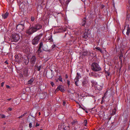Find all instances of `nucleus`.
I'll list each match as a JSON object with an SVG mask.
<instances>
[{
	"instance_id": "43",
	"label": "nucleus",
	"mask_w": 130,
	"mask_h": 130,
	"mask_svg": "<svg viewBox=\"0 0 130 130\" xmlns=\"http://www.w3.org/2000/svg\"><path fill=\"white\" fill-rule=\"evenodd\" d=\"M68 77L67 74H66L65 75V78H67Z\"/></svg>"
},
{
	"instance_id": "38",
	"label": "nucleus",
	"mask_w": 130,
	"mask_h": 130,
	"mask_svg": "<svg viewBox=\"0 0 130 130\" xmlns=\"http://www.w3.org/2000/svg\"><path fill=\"white\" fill-rule=\"evenodd\" d=\"M66 104V102L63 101V102L62 104L63 106H64Z\"/></svg>"
},
{
	"instance_id": "6",
	"label": "nucleus",
	"mask_w": 130,
	"mask_h": 130,
	"mask_svg": "<svg viewBox=\"0 0 130 130\" xmlns=\"http://www.w3.org/2000/svg\"><path fill=\"white\" fill-rule=\"evenodd\" d=\"M24 28V27L23 26V24H19L16 27V29L17 30H18L19 31L22 30Z\"/></svg>"
},
{
	"instance_id": "42",
	"label": "nucleus",
	"mask_w": 130,
	"mask_h": 130,
	"mask_svg": "<svg viewBox=\"0 0 130 130\" xmlns=\"http://www.w3.org/2000/svg\"><path fill=\"white\" fill-rule=\"evenodd\" d=\"M71 0H67L66 2L67 3H68Z\"/></svg>"
},
{
	"instance_id": "5",
	"label": "nucleus",
	"mask_w": 130,
	"mask_h": 130,
	"mask_svg": "<svg viewBox=\"0 0 130 130\" xmlns=\"http://www.w3.org/2000/svg\"><path fill=\"white\" fill-rule=\"evenodd\" d=\"M15 60L16 61L19 62L21 61L22 60V57L21 55L20 54H18L17 55L15 56Z\"/></svg>"
},
{
	"instance_id": "1",
	"label": "nucleus",
	"mask_w": 130,
	"mask_h": 130,
	"mask_svg": "<svg viewBox=\"0 0 130 130\" xmlns=\"http://www.w3.org/2000/svg\"><path fill=\"white\" fill-rule=\"evenodd\" d=\"M42 27L41 25L38 23L35 24L34 26H30L26 31V33L29 35L41 29Z\"/></svg>"
},
{
	"instance_id": "10",
	"label": "nucleus",
	"mask_w": 130,
	"mask_h": 130,
	"mask_svg": "<svg viewBox=\"0 0 130 130\" xmlns=\"http://www.w3.org/2000/svg\"><path fill=\"white\" fill-rule=\"evenodd\" d=\"M86 22V19L85 17L82 20L81 25L82 26H84Z\"/></svg>"
},
{
	"instance_id": "40",
	"label": "nucleus",
	"mask_w": 130,
	"mask_h": 130,
	"mask_svg": "<svg viewBox=\"0 0 130 130\" xmlns=\"http://www.w3.org/2000/svg\"><path fill=\"white\" fill-rule=\"evenodd\" d=\"M39 124H38L37 123L36 124V127H37V126H39Z\"/></svg>"
},
{
	"instance_id": "15",
	"label": "nucleus",
	"mask_w": 130,
	"mask_h": 130,
	"mask_svg": "<svg viewBox=\"0 0 130 130\" xmlns=\"http://www.w3.org/2000/svg\"><path fill=\"white\" fill-rule=\"evenodd\" d=\"M79 76H79V73H77L76 76L74 79L75 80H79Z\"/></svg>"
},
{
	"instance_id": "19",
	"label": "nucleus",
	"mask_w": 130,
	"mask_h": 130,
	"mask_svg": "<svg viewBox=\"0 0 130 130\" xmlns=\"http://www.w3.org/2000/svg\"><path fill=\"white\" fill-rule=\"evenodd\" d=\"M35 67H37V70L39 71L40 70V68L41 67V65H40L39 66H36Z\"/></svg>"
},
{
	"instance_id": "50",
	"label": "nucleus",
	"mask_w": 130,
	"mask_h": 130,
	"mask_svg": "<svg viewBox=\"0 0 130 130\" xmlns=\"http://www.w3.org/2000/svg\"><path fill=\"white\" fill-rule=\"evenodd\" d=\"M40 130H43V129H40Z\"/></svg>"
},
{
	"instance_id": "36",
	"label": "nucleus",
	"mask_w": 130,
	"mask_h": 130,
	"mask_svg": "<svg viewBox=\"0 0 130 130\" xmlns=\"http://www.w3.org/2000/svg\"><path fill=\"white\" fill-rule=\"evenodd\" d=\"M8 110L10 111H11L12 110V108L10 107L8 108Z\"/></svg>"
},
{
	"instance_id": "23",
	"label": "nucleus",
	"mask_w": 130,
	"mask_h": 130,
	"mask_svg": "<svg viewBox=\"0 0 130 130\" xmlns=\"http://www.w3.org/2000/svg\"><path fill=\"white\" fill-rule=\"evenodd\" d=\"M59 78H58V79L60 82H62V78L61 77V76H59Z\"/></svg>"
},
{
	"instance_id": "25",
	"label": "nucleus",
	"mask_w": 130,
	"mask_h": 130,
	"mask_svg": "<svg viewBox=\"0 0 130 130\" xmlns=\"http://www.w3.org/2000/svg\"><path fill=\"white\" fill-rule=\"evenodd\" d=\"M64 129H65L66 130H69L70 129V127L69 126H68L67 127H65L64 128Z\"/></svg>"
},
{
	"instance_id": "11",
	"label": "nucleus",
	"mask_w": 130,
	"mask_h": 130,
	"mask_svg": "<svg viewBox=\"0 0 130 130\" xmlns=\"http://www.w3.org/2000/svg\"><path fill=\"white\" fill-rule=\"evenodd\" d=\"M88 82L87 80L86 79H85L82 82L83 86H86V84L88 83Z\"/></svg>"
},
{
	"instance_id": "16",
	"label": "nucleus",
	"mask_w": 130,
	"mask_h": 130,
	"mask_svg": "<svg viewBox=\"0 0 130 130\" xmlns=\"http://www.w3.org/2000/svg\"><path fill=\"white\" fill-rule=\"evenodd\" d=\"M130 32V28L129 27H127V31L126 32V35L128 36L129 33Z\"/></svg>"
},
{
	"instance_id": "13",
	"label": "nucleus",
	"mask_w": 130,
	"mask_h": 130,
	"mask_svg": "<svg viewBox=\"0 0 130 130\" xmlns=\"http://www.w3.org/2000/svg\"><path fill=\"white\" fill-rule=\"evenodd\" d=\"M9 14L7 12H6L4 15H2L3 17L4 18V19H6L7 18V17L8 16V15Z\"/></svg>"
},
{
	"instance_id": "22",
	"label": "nucleus",
	"mask_w": 130,
	"mask_h": 130,
	"mask_svg": "<svg viewBox=\"0 0 130 130\" xmlns=\"http://www.w3.org/2000/svg\"><path fill=\"white\" fill-rule=\"evenodd\" d=\"M110 75V73L109 72H106V75L107 77V76H109Z\"/></svg>"
},
{
	"instance_id": "17",
	"label": "nucleus",
	"mask_w": 130,
	"mask_h": 130,
	"mask_svg": "<svg viewBox=\"0 0 130 130\" xmlns=\"http://www.w3.org/2000/svg\"><path fill=\"white\" fill-rule=\"evenodd\" d=\"M94 48L97 50L100 51L101 52H102L101 49L100 47H95Z\"/></svg>"
},
{
	"instance_id": "41",
	"label": "nucleus",
	"mask_w": 130,
	"mask_h": 130,
	"mask_svg": "<svg viewBox=\"0 0 130 130\" xmlns=\"http://www.w3.org/2000/svg\"><path fill=\"white\" fill-rule=\"evenodd\" d=\"M6 88H7L10 89V87L9 85H6Z\"/></svg>"
},
{
	"instance_id": "45",
	"label": "nucleus",
	"mask_w": 130,
	"mask_h": 130,
	"mask_svg": "<svg viewBox=\"0 0 130 130\" xmlns=\"http://www.w3.org/2000/svg\"><path fill=\"white\" fill-rule=\"evenodd\" d=\"M56 80V82H58V79H55Z\"/></svg>"
},
{
	"instance_id": "51",
	"label": "nucleus",
	"mask_w": 130,
	"mask_h": 130,
	"mask_svg": "<svg viewBox=\"0 0 130 130\" xmlns=\"http://www.w3.org/2000/svg\"><path fill=\"white\" fill-rule=\"evenodd\" d=\"M54 46H55V45Z\"/></svg>"
},
{
	"instance_id": "2",
	"label": "nucleus",
	"mask_w": 130,
	"mask_h": 130,
	"mask_svg": "<svg viewBox=\"0 0 130 130\" xmlns=\"http://www.w3.org/2000/svg\"><path fill=\"white\" fill-rule=\"evenodd\" d=\"M43 35V34L41 33L39 35L35 36L32 40V44L33 45L37 44Z\"/></svg>"
},
{
	"instance_id": "9",
	"label": "nucleus",
	"mask_w": 130,
	"mask_h": 130,
	"mask_svg": "<svg viewBox=\"0 0 130 130\" xmlns=\"http://www.w3.org/2000/svg\"><path fill=\"white\" fill-rule=\"evenodd\" d=\"M23 75L24 76L27 77L28 76V71L26 69H24L23 70Z\"/></svg>"
},
{
	"instance_id": "32",
	"label": "nucleus",
	"mask_w": 130,
	"mask_h": 130,
	"mask_svg": "<svg viewBox=\"0 0 130 130\" xmlns=\"http://www.w3.org/2000/svg\"><path fill=\"white\" fill-rule=\"evenodd\" d=\"M0 117L2 118H4L5 117V116L3 115H0Z\"/></svg>"
},
{
	"instance_id": "44",
	"label": "nucleus",
	"mask_w": 130,
	"mask_h": 130,
	"mask_svg": "<svg viewBox=\"0 0 130 130\" xmlns=\"http://www.w3.org/2000/svg\"><path fill=\"white\" fill-rule=\"evenodd\" d=\"M5 63H6V64H8V62H7V61H6L5 62Z\"/></svg>"
},
{
	"instance_id": "28",
	"label": "nucleus",
	"mask_w": 130,
	"mask_h": 130,
	"mask_svg": "<svg viewBox=\"0 0 130 130\" xmlns=\"http://www.w3.org/2000/svg\"><path fill=\"white\" fill-rule=\"evenodd\" d=\"M35 20V18L34 17H31V21L33 22Z\"/></svg>"
},
{
	"instance_id": "35",
	"label": "nucleus",
	"mask_w": 130,
	"mask_h": 130,
	"mask_svg": "<svg viewBox=\"0 0 130 130\" xmlns=\"http://www.w3.org/2000/svg\"><path fill=\"white\" fill-rule=\"evenodd\" d=\"M0 29H1V30H3V29H4V27L2 25H0Z\"/></svg>"
},
{
	"instance_id": "39",
	"label": "nucleus",
	"mask_w": 130,
	"mask_h": 130,
	"mask_svg": "<svg viewBox=\"0 0 130 130\" xmlns=\"http://www.w3.org/2000/svg\"><path fill=\"white\" fill-rule=\"evenodd\" d=\"M4 82H3L2 83H1V86L2 87H3L4 86Z\"/></svg>"
},
{
	"instance_id": "34",
	"label": "nucleus",
	"mask_w": 130,
	"mask_h": 130,
	"mask_svg": "<svg viewBox=\"0 0 130 130\" xmlns=\"http://www.w3.org/2000/svg\"><path fill=\"white\" fill-rule=\"evenodd\" d=\"M29 127L30 128H31L32 127V124L31 123H29Z\"/></svg>"
},
{
	"instance_id": "7",
	"label": "nucleus",
	"mask_w": 130,
	"mask_h": 130,
	"mask_svg": "<svg viewBox=\"0 0 130 130\" xmlns=\"http://www.w3.org/2000/svg\"><path fill=\"white\" fill-rule=\"evenodd\" d=\"M36 60V58L35 56H32L30 62L33 65H34Z\"/></svg>"
},
{
	"instance_id": "31",
	"label": "nucleus",
	"mask_w": 130,
	"mask_h": 130,
	"mask_svg": "<svg viewBox=\"0 0 130 130\" xmlns=\"http://www.w3.org/2000/svg\"><path fill=\"white\" fill-rule=\"evenodd\" d=\"M50 84H51V85H52V87H53L54 86V84L53 82H50Z\"/></svg>"
},
{
	"instance_id": "21",
	"label": "nucleus",
	"mask_w": 130,
	"mask_h": 130,
	"mask_svg": "<svg viewBox=\"0 0 130 130\" xmlns=\"http://www.w3.org/2000/svg\"><path fill=\"white\" fill-rule=\"evenodd\" d=\"M25 23V21H21L20 22V23L19 24H23V26L24 27V24Z\"/></svg>"
},
{
	"instance_id": "27",
	"label": "nucleus",
	"mask_w": 130,
	"mask_h": 130,
	"mask_svg": "<svg viewBox=\"0 0 130 130\" xmlns=\"http://www.w3.org/2000/svg\"><path fill=\"white\" fill-rule=\"evenodd\" d=\"M26 113H24L23 115H21L19 117H18V118H22V117H23V116H24L26 114Z\"/></svg>"
},
{
	"instance_id": "14",
	"label": "nucleus",
	"mask_w": 130,
	"mask_h": 130,
	"mask_svg": "<svg viewBox=\"0 0 130 130\" xmlns=\"http://www.w3.org/2000/svg\"><path fill=\"white\" fill-rule=\"evenodd\" d=\"M34 79L33 78H31L28 82V84H31L33 82Z\"/></svg>"
},
{
	"instance_id": "12",
	"label": "nucleus",
	"mask_w": 130,
	"mask_h": 130,
	"mask_svg": "<svg viewBox=\"0 0 130 130\" xmlns=\"http://www.w3.org/2000/svg\"><path fill=\"white\" fill-rule=\"evenodd\" d=\"M88 34L87 32H85L83 35V37L87 39V38L88 37Z\"/></svg>"
},
{
	"instance_id": "33",
	"label": "nucleus",
	"mask_w": 130,
	"mask_h": 130,
	"mask_svg": "<svg viewBox=\"0 0 130 130\" xmlns=\"http://www.w3.org/2000/svg\"><path fill=\"white\" fill-rule=\"evenodd\" d=\"M76 122V121H73V122H71V124L72 125H74Z\"/></svg>"
},
{
	"instance_id": "49",
	"label": "nucleus",
	"mask_w": 130,
	"mask_h": 130,
	"mask_svg": "<svg viewBox=\"0 0 130 130\" xmlns=\"http://www.w3.org/2000/svg\"><path fill=\"white\" fill-rule=\"evenodd\" d=\"M40 115V112H39V115Z\"/></svg>"
},
{
	"instance_id": "37",
	"label": "nucleus",
	"mask_w": 130,
	"mask_h": 130,
	"mask_svg": "<svg viewBox=\"0 0 130 130\" xmlns=\"http://www.w3.org/2000/svg\"><path fill=\"white\" fill-rule=\"evenodd\" d=\"M12 99V98H10V99H6V101H8Z\"/></svg>"
},
{
	"instance_id": "24",
	"label": "nucleus",
	"mask_w": 130,
	"mask_h": 130,
	"mask_svg": "<svg viewBox=\"0 0 130 130\" xmlns=\"http://www.w3.org/2000/svg\"><path fill=\"white\" fill-rule=\"evenodd\" d=\"M43 45V44L42 42H41L39 44V47L40 48H41V47Z\"/></svg>"
},
{
	"instance_id": "46",
	"label": "nucleus",
	"mask_w": 130,
	"mask_h": 130,
	"mask_svg": "<svg viewBox=\"0 0 130 130\" xmlns=\"http://www.w3.org/2000/svg\"><path fill=\"white\" fill-rule=\"evenodd\" d=\"M105 94H104V96H103V97H102V98L103 99L104 98H105Z\"/></svg>"
},
{
	"instance_id": "29",
	"label": "nucleus",
	"mask_w": 130,
	"mask_h": 130,
	"mask_svg": "<svg viewBox=\"0 0 130 130\" xmlns=\"http://www.w3.org/2000/svg\"><path fill=\"white\" fill-rule=\"evenodd\" d=\"M79 80H75L74 79V81L75 82V84L76 85V86H78V85H77V82H78Z\"/></svg>"
},
{
	"instance_id": "26",
	"label": "nucleus",
	"mask_w": 130,
	"mask_h": 130,
	"mask_svg": "<svg viewBox=\"0 0 130 130\" xmlns=\"http://www.w3.org/2000/svg\"><path fill=\"white\" fill-rule=\"evenodd\" d=\"M70 82L69 80H67V83L68 84V87H69V86L70 85Z\"/></svg>"
},
{
	"instance_id": "30",
	"label": "nucleus",
	"mask_w": 130,
	"mask_h": 130,
	"mask_svg": "<svg viewBox=\"0 0 130 130\" xmlns=\"http://www.w3.org/2000/svg\"><path fill=\"white\" fill-rule=\"evenodd\" d=\"M84 123H85V126H86L87 123V121L86 120H85L84 121Z\"/></svg>"
},
{
	"instance_id": "48",
	"label": "nucleus",
	"mask_w": 130,
	"mask_h": 130,
	"mask_svg": "<svg viewBox=\"0 0 130 130\" xmlns=\"http://www.w3.org/2000/svg\"><path fill=\"white\" fill-rule=\"evenodd\" d=\"M81 107L82 109H83L84 110V108H83L82 107Z\"/></svg>"
},
{
	"instance_id": "20",
	"label": "nucleus",
	"mask_w": 130,
	"mask_h": 130,
	"mask_svg": "<svg viewBox=\"0 0 130 130\" xmlns=\"http://www.w3.org/2000/svg\"><path fill=\"white\" fill-rule=\"evenodd\" d=\"M41 52V48H40L39 47V48L38 50V51H37V53L38 54H39Z\"/></svg>"
},
{
	"instance_id": "3",
	"label": "nucleus",
	"mask_w": 130,
	"mask_h": 130,
	"mask_svg": "<svg viewBox=\"0 0 130 130\" xmlns=\"http://www.w3.org/2000/svg\"><path fill=\"white\" fill-rule=\"evenodd\" d=\"M91 67L92 69L94 71H98L101 70V68L99 65L95 62L92 64Z\"/></svg>"
},
{
	"instance_id": "47",
	"label": "nucleus",
	"mask_w": 130,
	"mask_h": 130,
	"mask_svg": "<svg viewBox=\"0 0 130 130\" xmlns=\"http://www.w3.org/2000/svg\"><path fill=\"white\" fill-rule=\"evenodd\" d=\"M86 113H88V111H86Z\"/></svg>"
},
{
	"instance_id": "18",
	"label": "nucleus",
	"mask_w": 130,
	"mask_h": 130,
	"mask_svg": "<svg viewBox=\"0 0 130 130\" xmlns=\"http://www.w3.org/2000/svg\"><path fill=\"white\" fill-rule=\"evenodd\" d=\"M116 109L115 108L112 111V115H114L116 113Z\"/></svg>"
},
{
	"instance_id": "8",
	"label": "nucleus",
	"mask_w": 130,
	"mask_h": 130,
	"mask_svg": "<svg viewBox=\"0 0 130 130\" xmlns=\"http://www.w3.org/2000/svg\"><path fill=\"white\" fill-rule=\"evenodd\" d=\"M56 90L57 91L60 90L61 92H64V90L63 88V87L62 85H59L58 86Z\"/></svg>"
},
{
	"instance_id": "4",
	"label": "nucleus",
	"mask_w": 130,
	"mask_h": 130,
	"mask_svg": "<svg viewBox=\"0 0 130 130\" xmlns=\"http://www.w3.org/2000/svg\"><path fill=\"white\" fill-rule=\"evenodd\" d=\"M20 38L19 35L18 34H13L12 35L11 40L12 41L17 42L18 41Z\"/></svg>"
}]
</instances>
